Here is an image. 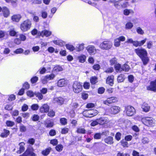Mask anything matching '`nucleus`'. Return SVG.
<instances>
[{"instance_id":"obj_1","label":"nucleus","mask_w":156,"mask_h":156,"mask_svg":"<svg viewBox=\"0 0 156 156\" xmlns=\"http://www.w3.org/2000/svg\"><path fill=\"white\" fill-rule=\"evenodd\" d=\"M135 52L141 59L144 65L147 64L149 59L147 57V52L145 49L142 48H138L135 50Z\"/></svg>"},{"instance_id":"obj_2","label":"nucleus","mask_w":156,"mask_h":156,"mask_svg":"<svg viewBox=\"0 0 156 156\" xmlns=\"http://www.w3.org/2000/svg\"><path fill=\"white\" fill-rule=\"evenodd\" d=\"M141 121L144 124L148 127L153 126L155 124V120L151 117L143 118Z\"/></svg>"},{"instance_id":"obj_3","label":"nucleus","mask_w":156,"mask_h":156,"mask_svg":"<svg viewBox=\"0 0 156 156\" xmlns=\"http://www.w3.org/2000/svg\"><path fill=\"white\" fill-rule=\"evenodd\" d=\"M31 24V22L30 20L27 19L24 21L20 25L21 30L23 32L27 31L30 29Z\"/></svg>"},{"instance_id":"obj_4","label":"nucleus","mask_w":156,"mask_h":156,"mask_svg":"<svg viewBox=\"0 0 156 156\" xmlns=\"http://www.w3.org/2000/svg\"><path fill=\"white\" fill-rule=\"evenodd\" d=\"M112 45L111 41L109 40H106L101 43L100 44L99 47L104 50H108L111 48Z\"/></svg>"},{"instance_id":"obj_5","label":"nucleus","mask_w":156,"mask_h":156,"mask_svg":"<svg viewBox=\"0 0 156 156\" xmlns=\"http://www.w3.org/2000/svg\"><path fill=\"white\" fill-rule=\"evenodd\" d=\"M73 90L75 93H78L82 90V85L80 82L75 81L73 84Z\"/></svg>"},{"instance_id":"obj_6","label":"nucleus","mask_w":156,"mask_h":156,"mask_svg":"<svg viewBox=\"0 0 156 156\" xmlns=\"http://www.w3.org/2000/svg\"><path fill=\"white\" fill-rule=\"evenodd\" d=\"M125 111L126 114L128 116H132L136 112V111L133 107L131 106H128L125 108Z\"/></svg>"},{"instance_id":"obj_7","label":"nucleus","mask_w":156,"mask_h":156,"mask_svg":"<svg viewBox=\"0 0 156 156\" xmlns=\"http://www.w3.org/2000/svg\"><path fill=\"white\" fill-rule=\"evenodd\" d=\"M86 49L90 55H94L96 53V49L93 45H89L86 47Z\"/></svg>"},{"instance_id":"obj_8","label":"nucleus","mask_w":156,"mask_h":156,"mask_svg":"<svg viewBox=\"0 0 156 156\" xmlns=\"http://www.w3.org/2000/svg\"><path fill=\"white\" fill-rule=\"evenodd\" d=\"M147 89L148 90L156 92V79L154 81H151L150 85L147 87Z\"/></svg>"},{"instance_id":"obj_9","label":"nucleus","mask_w":156,"mask_h":156,"mask_svg":"<svg viewBox=\"0 0 156 156\" xmlns=\"http://www.w3.org/2000/svg\"><path fill=\"white\" fill-rule=\"evenodd\" d=\"M120 110V108L116 106H113L108 110L109 113L113 114H115L118 113Z\"/></svg>"},{"instance_id":"obj_10","label":"nucleus","mask_w":156,"mask_h":156,"mask_svg":"<svg viewBox=\"0 0 156 156\" xmlns=\"http://www.w3.org/2000/svg\"><path fill=\"white\" fill-rule=\"evenodd\" d=\"M55 76V75L53 74L46 75L43 78H42V83L44 84H45L48 81L53 80Z\"/></svg>"},{"instance_id":"obj_11","label":"nucleus","mask_w":156,"mask_h":156,"mask_svg":"<svg viewBox=\"0 0 156 156\" xmlns=\"http://www.w3.org/2000/svg\"><path fill=\"white\" fill-rule=\"evenodd\" d=\"M118 101L117 98L115 97L108 98L107 99L103 101V103L105 105H108L109 104L115 103Z\"/></svg>"},{"instance_id":"obj_12","label":"nucleus","mask_w":156,"mask_h":156,"mask_svg":"<svg viewBox=\"0 0 156 156\" xmlns=\"http://www.w3.org/2000/svg\"><path fill=\"white\" fill-rule=\"evenodd\" d=\"M51 31L46 30H45L41 32H39L38 33V34L42 37L44 36L48 37L51 35Z\"/></svg>"},{"instance_id":"obj_13","label":"nucleus","mask_w":156,"mask_h":156,"mask_svg":"<svg viewBox=\"0 0 156 156\" xmlns=\"http://www.w3.org/2000/svg\"><path fill=\"white\" fill-rule=\"evenodd\" d=\"M64 99L62 97L55 98L53 99V102L57 103L58 105H61L63 103Z\"/></svg>"},{"instance_id":"obj_14","label":"nucleus","mask_w":156,"mask_h":156,"mask_svg":"<svg viewBox=\"0 0 156 156\" xmlns=\"http://www.w3.org/2000/svg\"><path fill=\"white\" fill-rule=\"evenodd\" d=\"M53 42L54 44L59 46L60 47H63L66 44L65 41L60 39H58L53 41Z\"/></svg>"},{"instance_id":"obj_15","label":"nucleus","mask_w":156,"mask_h":156,"mask_svg":"<svg viewBox=\"0 0 156 156\" xmlns=\"http://www.w3.org/2000/svg\"><path fill=\"white\" fill-rule=\"evenodd\" d=\"M49 107L47 104H44L41 107L40 109V111L42 113L47 112L48 111Z\"/></svg>"},{"instance_id":"obj_16","label":"nucleus","mask_w":156,"mask_h":156,"mask_svg":"<svg viewBox=\"0 0 156 156\" xmlns=\"http://www.w3.org/2000/svg\"><path fill=\"white\" fill-rule=\"evenodd\" d=\"M19 156H35V154L32 151L27 149L22 155H20Z\"/></svg>"},{"instance_id":"obj_17","label":"nucleus","mask_w":156,"mask_h":156,"mask_svg":"<svg viewBox=\"0 0 156 156\" xmlns=\"http://www.w3.org/2000/svg\"><path fill=\"white\" fill-rule=\"evenodd\" d=\"M98 124L102 125L108 123V120L106 118H101L100 119H98Z\"/></svg>"},{"instance_id":"obj_18","label":"nucleus","mask_w":156,"mask_h":156,"mask_svg":"<svg viewBox=\"0 0 156 156\" xmlns=\"http://www.w3.org/2000/svg\"><path fill=\"white\" fill-rule=\"evenodd\" d=\"M141 108L144 112H147L149 111L150 106L148 104L144 103L141 105Z\"/></svg>"},{"instance_id":"obj_19","label":"nucleus","mask_w":156,"mask_h":156,"mask_svg":"<svg viewBox=\"0 0 156 156\" xmlns=\"http://www.w3.org/2000/svg\"><path fill=\"white\" fill-rule=\"evenodd\" d=\"M85 44L83 43L79 44L76 47V49L77 51L80 52L83 51L84 49Z\"/></svg>"},{"instance_id":"obj_20","label":"nucleus","mask_w":156,"mask_h":156,"mask_svg":"<svg viewBox=\"0 0 156 156\" xmlns=\"http://www.w3.org/2000/svg\"><path fill=\"white\" fill-rule=\"evenodd\" d=\"M114 77L113 76H108L106 79V83L112 86L113 84V79Z\"/></svg>"},{"instance_id":"obj_21","label":"nucleus","mask_w":156,"mask_h":156,"mask_svg":"<svg viewBox=\"0 0 156 156\" xmlns=\"http://www.w3.org/2000/svg\"><path fill=\"white\" fill-rule=\"evenodd\" d=\"M66 82L65 80L62 79L59 80L57 83V85L59 87H63L66 84Z\"/></svg>"},{"instance_id":"obj_22","label":"nucleus","mask_w":156,"mask_h":156,"mask_svg":"<svg viewBox=\"0 0 156 156\" xmlns=\"http://www.w3.org/2000/svg\"><path fill=\"white\" fill-rule=\"evenodd\" d=\"M20 146V150L17 151V153L18 154H21L23 152L24 150V147L23 146L25 145V143L24 142H21L19 144Z\"/></svg>"},{"instance_id":"obj_23","label":"nucleus","mask_w":156,"mask_h":156,"mask_svg":"<svg viewBox=\"0 0 156 156\" xmlns=\"http://www.w3.org/2000/svg\"><path fill=\"white\" fill-rule=\"evenodd\" d=\"M21 16L20 15H14L12 17V19L13 21L18 22L20 20Z\"/></svg>"},{"instance_id":"obj_24","label":"nucleus","mask_w":156,"mask_h":156,"mask_svg":"<svg viewBox=\"0 0 156 156\" xmlns=\"http://www.w3.org/2000/svg\"><path fill=\"white\" fill-rule=\"evenodd\" d=\"M2 12L4 17H7L9 16V11L7 7H3L2 8Z\"/></svg>"},{"instance_id":"obj_25","label":"nucleus","mask_w":156,"mask_h":156,"mask_svg":"<svg viewBox=\"0 0 156 156\" xmlns=\"http://www.w3.org/2000/svg\"><path fill=\"white\" fill-rule=\"evenodd\" d=\"M113 139L112 137L110 136L108 137L105 139V142L106 143L109 144H111L113 143Z\"/></svg>"},{"instance_id":"obj_26","label":"nucleus","mask_w":156,"mask_h":156,"mask_svg":"<svg viewBox=\"0 0 156 156\" xmlns=\"http://www.w3.org/2000/svg\"><path fill=\"white\" fill-rule=\"evenodd\" d=\"M115 70L117 72L120 73L122 71V68L120 64L118 63L114 66Z\"/></svg>"},{"instance_id":"obj_27","label":"nucleus","mask_w":156,"mask_h":156,"mask_svg":"<svg viewBox=\"0 0 156 156\" xmlns=\"http://www.w3.org/2000/svg\"><path fill=\"white\" fill-rule=\"evenodd\" d=\"M9 131L6 129H4V132L1 134V137H6L9 134Z\"/></svg>"},{"instance_id":"obj_28","label":"nucleus","mask_w":156,"mask_h":156,"mask_svg":"<svg viewBox=\"0 0 156 156\" xmlns=\"http://www.w3.org/2000/svg\"><path fill=\"white\" fill-rule=\"evenodd\" d=\"M110 2L114 4V6L117 8L119 9L122 6H121L119 4L118 1H116L115 0H111Z\"/></svg>"},{"instance_id":"obj_29","label":"nucleus","mask_w":156,"mask_h":156,"mask_svg":"<svg viewBox=\"0 0 156 156\" xmlns=\"http://www.w3.org/2000/svg\"><path fill=\"white\" fill-rule=\"evenodd\" d=\"M86 58V56L83 55H81L78 57V59L79 62L81 63H83L85 62Z\"/></svg>"},{"instance_id":"obj_30","label":"nucleus","mask_w":156,"mask_h":156,"mask_svg":"<svg viewBox=\"0 0 156 156\" xmlns=\"http://www.w3.org/2000/svg\"><path fill=\"white\" fill-rule=\"evenodd\" d=\"M89 110L90 112V117H93L97 115L98 113V111L96 110Z\"/></svg>"},{"instance_id":"obj_31","label":"nucleus","mask_w":156,"mask_h":156,"mask_svg":"<svg viewBox=\"0 0 156 156\" xmlns=\"http://www.w3.org/2000/svg\"><path fill=\"white\" fill-rule=\"evenodd\" d=\"M122 71H124L126 72H128L130 69V67L127 64V63H125L122 66Z\"/></svg>"},{"instance_id":"obj_32","label":"nucleus","mask_w":156,"mask_h":156,"mask_svg":"<svg viewBox=\"0 0 156 156\" xmlns=\"http://www.w3.org/2000/svg\"><path fill=\"white\" fill-rule=\"evenodd\" d=\"M66 47L67 49L71 51H73L75 50V49L73 45L70 44H66Z\"/></svg>"},{"instance_id":"obj_33","label":"nucleus","mask_w":156,"mask_h":156,"mask_svg":"<svg viewBox=\"0 0 156 156\" xmlns=\"http://www.w3.org/2000/svg\"><path fill=\"white\" fill-rule=\"evenodd\" d=\"M133 23L129 22L126 23L125 25V28L126 29H131L133 27Z\"/></svg>"},{"instance_id":"obj_34","label":"nucleus","mask_w":156,"mask_h":156,"mask_svg":"<svg viewBox=\"0 0 156 156\" xmlns=\"http://www.w3.org/2000/svg\"><path fill=\"white\" fill-rule=\"evenodd\" d=\"M110 62L111 66L114 65V66L115 65L118 64L117 59L115 58H113L110 60Z\"/></svg>"},{"instance_id":"obj_35","label":"nucleus","mask_w":156,"mask_h":156,"mask_svg":"<svg viewBox=\"0 0 156 156\" xmlns=\"http://www.w3.org/2000/svg\"><path fill=\"white\" fill-rule=\"evenodd\" d=\"M51 150V148H48L43 150L42 152V154L45 156L47 155L49 153Z\"/></svg>"},{"instance_id":"obj_36","label":"nucleus","mask_w":156,"mask_h":156,"mask_svg":"<svg viewBox=\"0 0 156 156\" xmlns=\"http://www.w3.org/2000/svg\"><path fill=\"white\" fill-rule=\"evenodd\" d=\"M123 13L125 15L127 16L130 13L133 14V11L132 10L126 9L124 10Z\"/></svg>"},{"instance_id":"obj_37","label":"nucleus","mask_w":156,"mask_h":156,"mask_svg":"<svg viewBox=\"0 0 156 156\" xmlns=\"http://www.w3.org/2000/svg\"><path fill=\"white\" fill-rule=\"evenodd\" d=\"M124 80V76L121 74L118 77L117 80L118 82H122Z\"/></svg>"},{"instance_id":"obj_38","label":"nucleus","mask_w":156,"mask_h":156,"mask_svg":"<svg viewBox=\"0 0 156 156\" xmlns=\"http://www.w3.org/2000/svg\"><path fill=\"white\" fill-rule=\"evenodd\" d=\"M35 95L40 100H42L43 98V95L42 94L39 92H35Z\"/></svg>"},{"instance_id":"obj_39","label":"nucleus","mask_w":156,"mask_h":156,"mask_svg":"<svg viewBox=\"0 0 156 156\" xmlns=\"http://www.w3.org/2000/svg\"><path fill=\"white\" fill-rule=\"evenodd\" d=\"M53 70L56 72H59L62 71L63 69L61 66H57L54 67Z\"/></svg>"},{"instance_id":"obj_40","label":"nucleus","mask_w":156,"mask_h":156,"mask_svg":"<svg viewBox=\"0 0 156 156\" xmlns=\"http://www.w3.org/2000/svg\"><path fill=\"white\" fill-rule=\"evenodd\" d=\"M19 37L21 41H25L27 38L26 36L23 34H20L19 35Z\"/></svg>"},{"instance_id":"obj_41","label":"nucleus","mask_w":156,"mask_h":156,"mask_svg":"<svg viewBox=\"0 0 156 156\" xmlns=\"http://www.w3.org/2000/svg\"><path fill=\"white\" fill-rule=\"evenodd\" d=\"M7 2H10L14 6H16L17 5L16 0H5Z\"/></svg>"},{"instance_id":"obj_42","label":"nucleus","mask_w":156,"mask_h":156,"mask_svg":"<svg viewBox=\"0 0 156 156\" xmlns=\"http://www.w3.org/2000/svg\"><path fill=\"white\" fill-rule=\"evenodd\" d=\"M85 129L83 128H79L77 129L76 132L78 133L84 134L85 133Z\"/></svg>"},{"instance_id":"obj_43","label":"nucleus","mask_w":156,"mask_h":156,"mask_svg":"<svg viewBox=\"0 0 156 156\" xmlns=\"http://www.w3.org/2000/svg\"><path fill=\"white\" fill-rule=\"evenodd\" d=\"M136 31L138 34H140L143 35L144 33L143 30L140 27H138L136 28Z\"/></svg>"},{"instance_id":"obj_44","label":"nucleus","mask_w":156,"mask_h":156,"mask_svg":"<svg viewBox=\"0 0 156 156\" xmlns=\"http://www.w3.org/2000/svg\"><path fill=\"white\" fill-rule=\"evenodd\" d=\"M83 114L85 117L90 118V112L89 110H87L84 111Z\"/></svg>"},{"instance_id":"obj_45","label":"nucleus","mask_w":156,"mask_h":156,"mask_svg":"<svg viewBox=\"0 0 156 156\" xmlns=\"http://www.w3.org/2000/svg\"><path fill=\"white\" fill-rule=\"evenodd\" d=\"M6 124L7 126L11 127L14 125L15 123L11 121H7L6 122Z\"/></svg>"},{"instance_id":"obj_46","label":"nucleus","mask_w":156,"mask_h":156,"mask_svg":"<svg viewBox=\"0 0 156 156\" xmlns=\"http://www.w3.org/2000/svg\"><path fill=\"white\" fill-rule=\"evenodd\" d=\"M102 135V134L100 133H97L94 134V138L95 139H99L101 138Z\"/></svg>"},{"instance_id":"obj_47","label":"nucleus","mask_w":156,"mask_h":156,"mask_svg":"<svg viewBox=\"0 0 156 156\" xmlns=\"http://www.w3.org/2000/svg\"><path fill=\"white\" fill-rule=\"evenodd\" d=\"M38 78L36 76L33 77L31 79V82L32 83H36L38 80Z\"/></svg>"},{"instance_id":"obj_48","label":"nucleus","mask_w":156,"mask_h":156,"mask_svg":"<svg viewBox=\"0 0 156 156\" xmlns=\"http://www.w3.org/2000/svg\"><path fill=\"white\" fill-rule=\"evenodd\" d=\"M90 82L93 84H94L97 82V79L95 77H92L90 79Z\"/></svg>"},{"instance_id":"obj_49","label":"nucleus","mask_w":156,"mask_h":156,"mask_svg":"<svg viewBox=\"0 0 156 156\" xmlns=\"http://www.w3.org/2000/svg\"><path fill=\"white\" fill-rule=\"evenodd\" d=\"M63 146L61 144L57 145L55 147L56 150L58 151H61L63 149Z\"/></svg>"},{"instance_id":"obj_50","label":"nucleus","mask_w":156,"mask_h":156,"mask_svg":"<svg viewBox=\"0 0 156 156\" xmlns=\"http://www.w3.org/2000/svg\"><path fill=\"white\" fill-rule=\"evenodd\" d=\"M20 131L21 132H24L26 130V127L23 124H21L20 126Z\"/></svg>"},{"instance_id":"obj_51","label":"nucleus","mask_w":156,"mask_h":156,"mask_svg":"<svg viewBox=\"0 0 156 156\" xmlns=\"http://www.w3.org/2000/svg\"><path fill=\"white\" fill-rule=\"evenodd\" d=\"M61 123L63 125H66L67 123V119L65 118H62L60 119Z\"/></svg>"},{"instance_id":"obj_52","label":"nucleus","mask_w":156,"mask_h":156,"mask_svg":"<svg viewBox=\"0 0 156 156\" xmlns=\"http://www.w3.org/2000/svg\"><path fill=\"white\" fill-rule=\"evenodd\" d=\"M9 34L12 36H15L16 34V32L14 29H11L9 31Z\"/></svg>"},{"instance_id":"obj_53","label":"nucleus","mask_w":156,"mask_h":156,"mask_svg":"<svg viewBox=\"0 0 156 156\" xmlns=\"http://www.w3.org/2000/svg\"><path fill=\"white\" fill-rule=\"evenodd\" d=\"M114 45L117 47L120 45V41L118 39L116 38L115 40Z\"/></svg>"},{"instance_id":"obj_54","label":"nucleus","mask_w":156,"mask_h":156,"mask_svg":"<svg viewBox=\"0 0 156 156\" xmlns=\"http://www.w3.org/2000/svg\"><path fill=\"white\" fill-rule=\"evenodd\" d=\"M39 108L38 105L37 104H33L31 106V108L33 110H37Z\"/></svg>"},{"instance_id":"obj_55","label":"nucleus","mask_w":156,"mask_h":156,"mask_svg":"<svg viewBox=\"0 0 156 156\" xmlns=\"http://www.w3.org/2000/svg\"><path fill=\"white\" fill-rule=\"evenodd\" d=\"M41 16L44 18L45 19L47 17L48 14L46 12L42 11L41 12Z\"/></svg>"},{"instance_id":"obj_56","label":"nucleus","mask_w":156,"mask_h":156,"mask_svg":"<svg viewBox=\"0 0 156 156\" xmlns=\"http://www.w3.org/2000/svg\"><path fill=\"white\" fill-rule=\"evenodd\" d=\"M23 50L21 48H20L16 49L14 51V52L16 54L21 53L23 52Z\"/></svg>"},{"instance_id":"obj_57","label":"nucleus","mask_w":156,"mask_h":156,"mask_svg":"<svg viewBox=\"0 0 156 156\" xmlns=\"http://www.w3.org/2000/svg\"><path fill=\"white\" fill-rule=\"evenodd\" d=\"M28 96L30 97H33L35 95V93H34L31 90H28L27 92Z\"/></svg>"},{"instance_id":"obj_58","label":"nucleus","mask_w":156,"mask_h":156,"mask_svg":"<svg viewBox=\"0 0 156 156\" xmlns=\"http://www.w3.org/2000/svg\"><path fill=\"white\" fill-rule=\"evenodd\" d=\"M5 108L6 110H10L12 109V105L7 104L5 105Z\"/></svg>"},{"instance_id":"obj_59","label":"nucleus","mask_w":156,"mask_h":156,"mask_svg":"<svg viewBox=\"0 0 156 156\" xmlns=\"http://www.w3.org/2000/svg\"><path fill=\"white\" fill-rule=\"evenodd\" d=\"M48 115L50 117H53L55 115V112L53 110H51L48 112Z\"/></svg>"},{"instance_id":"obj_60","label":"nucleus","mask_w":156,"mask_h":156,"mask_svg":"<svg viewBox=\"0 0 156 156\" xmlns=\"http://www.w3.org/2000/svg\"><path fill=\"white\" fill-rule=\"evenodd\" d=\"M95 106V104L93 103H89L86 105V108H92Z\"/></svg>"},{"instance_id":"obj_61","label":"nucleus","mask_w":156,"mask_h":156,"mask_svg":"<svg viewBox=\"0 0 156 156\" xmlns=\"http://www.w3.org/2000/svg\"><path fill=\"white\" fill-rule=\"evenodd\" d=\"M121 135V134L120 133H117L115 135V138L116 140H119L120 139Z\"/></svg>"},{"instance_id":"obj_62","label":"nucleus","mask_w":156,"mask_h":156,"mask_svg":"<svg viewBox=\"0 0 156 156\" xmlns=\"http://www.w3.org/2000/svg\"><path fill=\"white\" fill-rule=\"evenodd\" d=\"M28 109V106L26 104H24L22 107V110L23 111L25 112Z\"/></svg>"},{"instance_id":"obj_63","label":"nucleus","mask_w":156,"mask_h":156,"mask_svg":"<svg viewBox=\"0 0 156 156\" xmlns=\"http://www.w3.org/2000/svg\"><path fill=\"white\" fill-rule=\"evenodd\" d=\"M23 88H24V89H28L30 87V85L28 83L25 82L23 84Z\"/></svg>"},{"instance_id":"obj_64","label":"nucleus","mask_w":156,"mask_h":156,"mask_svg":"<svg viewBox=\"0 0 156 156\" xmlns=\"http://www.w3.org/2000/svg\"><path fill=\"white\" fill-rule=\"evenodd\" d=\"M16 97L13 94H11L10 95L8 99V100L9 101H12L14 100L15 99Z\"/></svg>"}]
</instances>
